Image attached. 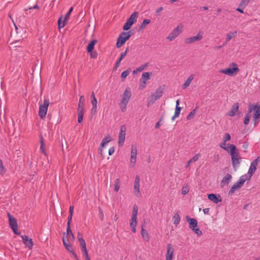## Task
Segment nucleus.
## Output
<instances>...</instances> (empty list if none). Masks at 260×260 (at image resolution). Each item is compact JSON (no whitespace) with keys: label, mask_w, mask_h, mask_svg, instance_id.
<instances>
[{"label":"nucleus","mask_w":260,"mask_h":260,"mask_svg":"<svg viewBox=\"0 0 260 260\" xmlns=\"http://www.w3.org/2000/svg\"><path fill=\"white\" fill-rule=\"evenodd\" d=\"M189 191V186L187 184H184L181 189V193L183 195H185L188 193Z\"/></svg>","instance_id":"36"},{"label":"nucleus","mask_w":260,"mask_h":260,"mask_svg":"<svg viewBox=\"0 0 260 260\" xmlns=\"http://www.w3.org/2000/svg\"><path fill=\"white\" fill-rule=\"evenodd\" d=\"M85 102V98L83 95H81L80 97L78 105V109H82L84 110V106Z\"/></svg>","instance_id":"29"},{"label":"nucleus","mask_w":260,"mask_h":260,"mask_svg":"<svg viewBox=\"0 0 260 260\" xmlns=\"http://www.w3.org/2000/svg\"><path fill=\"white\" fill-rule=\"evenodd\" d=\"M198 236H201L203 235L202 231L198 228L193 231Z\"/></svg>","instance_id":"55"},{"label":"nucleus","mask_w":260,"mask_h":260,"mask_svg":"<svg viewBox=\"0 0 260 260\" xmlns=\"http://www.w3.org/2000/svg\"><path fill=\"white\" fill-rule=\"evenodd\" d=\"M97 43V41L96 40H92L87 47V51L88 52H91L92 51L94 45Z\"/></svg>","instance_id":"34"},{"label":"nucleus","mask_w":260,"mask_h":260,"mask_svg":"<svg viewBox=\"0 0 260 260\" xmlns=\"http://www.w3.org/2000/svg\"><path fill=\"white\" fill-rule=\"evenodd\" d=\"M63 240L66 242H73L75 240V237L71 230V227H67L66 234L63 233Z\"/></svg>","instance_id":"15"},{"label":"nucleus","mask_w":260,"mask_h":260,"mask_svg":"<svg viewBox=\"0 0 260 260\" xmlns=\"http://www.w3.org/2000/svg\"><path fill=\"white\" fill-rule=\"evenodd\" d=\"M69 20L63 16L60 17L58 20V26L59 29L63 28L67 23Z\"/></svg>","instance_id":"25"},{"label":"nucleus","mask_w":260,"mask_h":260,"mask_svg":"<svg viewBox=\"0 0 260 260\" xmlns=\"http://www.w3.org/2000/svg\"><path fill=\"white\" fill-rule=\"evenodd\" d=\"M81 252L82 253L83 256L85 257V260H88L90 259L88 255L87 249L81 250Z\"/></svg>","instance_id":"45"},{"label":"nucleus","mask_w":260,"mask_h":260,"mask_svg":"<svg viewBox=\"0 0 260 260\" xmlns=\"http://www.w3.org/2000/svg\"><path fill=\"white\" fill-rule=\"evenodd\" d=\"M252 116V121L254 125L256 126L259 122L260 117V106L255 104H250L248 107V112L244 117V123L247 125Z\"/></svg>","instance_id":"1"},{"label":"nucleus","mask_w":260,"mask_h":260,"mask_svg":"<svg viewBox=\"0 0 260 260\" xmlns=\"http://www.w3.org/2000/svg\"><path fill=\"white\" fill-rule=\"evenodd\" d=\"M181 107H176L175 113H174V115L173 116V117H172V120L173 121H174L176 118L179 117L180 112H181Z\"/></svg>","instance_id":"35"},{"label":"nucleus","mask_w":260,"mask_h":260,"mask_svg":"<svg viewBox=\"0 0 260 260\" xmlns=\"http://www.w3.org/2000/svg\"><path fill=\"white\" fill-rule=\"evenodd\" d=\"M137 156V148L135 145H132L131 150L130 163L134 166Z\"/></svg>","instance_id":"18"},{"label":"nucleus","mask_w":260,"mask_h":260,"mask_svg":"<svg viewBox=\"0 0 260 260\" xmlns=\"http://www.w3.org/2000/svg\"><path fill=\"white\" fill-rule=\"evenodd\" d=\"M150 20H149V19H144L143 21V22L142 23V24H141L140 26V28L142 29H144L146 25L147 24H148L149 23H150Z\"/></svg>","instance_id":"42"},{"label":"nucleus","mask_w":260,"mask_h":260,"mask_svg":"<svg viewBox=\"0 0 260 260\" xmlns=\"http://www.w3.org/2000/svg\"><path fill=\"white\" fill-rule=\"evenodd\" d=\"M200 156V154H196L191 158H190V160L192 162H196L199 159Z\"/></svg>","instance_id":"49"},{"label":"nucleus","mask_w":260,"mask_h":260,"mask_svg":"<svg viewBox=\"0 0 260 260\" xmlns=\"http://www.w3.org/2000/svg\"><path fill=\"white\" fill-rule=\"evenodd\" d=\"M72 216H71V215H70V216L68 217V222H67V227H70L71 222L72 220Z\"/></svg>","instance_id":"57"},{"label":"nucleus","mask_w":260,"mask_h":260,"mask_svg":"<svg viewBox=\"0 0 260 260\" xmlns=\"http://www.w3.org/2000/svg\"><path fill=\"white\" fill-rule=\"evenodd\" d=\"M198 109V107H196L193 110H192L187 115L186 118L188 120H190L192 119L194 117V115L197 112V110Z\"/></svg>","instance_id":"41"},{"label":"nucleus","mask_w":260,"mask_h":260,"mask_svg":"<svg viewBox=\"0 0 260 260\" xmlns=\"http://www.w3.org/2000/svg\"><path fill=\"white\" fill-rule=\"evenodd\" d=\"M250 2V0H242L240 4V6L243 7L245 6L248 5L249 2Z\"/></svg>","instance_id":"52"},{"label":"nucleus","mask_w":260,"mask_h":260,"mask_svg":"<svg viewBox=\"0 0 260 260\" xmlns=\"http://www.w3.org/2000/svg\"><path fill=\"white\" fill-rule=\"evenodd\" d=\"M129 72L128 71H124L121 73V78L123 79H125L129 74Z\"/></svg>","instance_id":"54"},{"label":"nucleus","mask_w":260,"mask_h":260,"mask_svg":"<svg viewBox=\"0 0 260 260\" xmlns=\"http://www.w3.org/2000/svg\"><path fill=\"white\" fill-rule=\"evenodd\" d=\"M78 240L80 242V245L81 247V250L87 249L86 243L85 240L83 239L82 237H78Z\"/></svg>","instance_id":"39"},{"label":"nucleus","mask_w":260,"mask_h":260,"mask_svg":"<svg viewBox=\"0 0 260 260\" xmlns=\"http://www.w3.org/2000/svg\"><path fill=\"white\" fill-rule=\"evenodd\" d=\"M114 191L116 192H118L120 189V181L119 179H116L114 181Z\"/></svg>","instance_id":"40"},{"label":"nucleus","mask_w":260,"mask_h":260,"mask_svg":"<svg viewBox=\"0 0 260 260\" xmlns=\"http://www.w3.org/2000/svg\"><path fill=\"white\" fill-rule=\"evenodd\" d=\"M237 34V31H230L226 35V42H229L233 38L235 37Z\"/></svg>","instance_id":"33"},{"label":"nucleus","mask_w":260,"mask_h":260,"mask_svg":"<svg viewBox=\"0 0 260 260\" xmlns=\"http://www.w3.org/2000/svg\"><path fill=\"white\" fill-rule=\"evenodd\" d=\"M208 198L215 204H218L222 201V199L219 194L214 193L209 194L208 195Z\"/></svg>","instance_id":"20"},{"label":"nucleus","mask_w":260,"mask_h":260,"mask_svg":"<svg viewBox=\"0 0 260 260\" xmlns=\"http://www.w3.org/2000/svg\"><path fill=\"white\" fill-rule=\"evenodd\" d=\"M114 151H115V150H114V147L110 148L109 149V151H108L109 155H112L114 153Z\"/></svg>","instance_id":"59"},{"label":"nucleus","mask_w":260,"mask_h":260,"mask_svg":"<svg viewBox=\"0 0 260 260\" xmlns=\"http://www.w3.org/2000/svg\"><path fill=\"white\" fill-rule=\"evenodd\" d=\"M103 148H104L100 147L99 148V152L100 154V155L103 157H104Z\"/></svg>","instance_id":"63"},{"label":"nucleus","mask_w":260,"mask_h":260,"mask_svg":"<svg viewBox=\"0 0 260 260\" xmlns=\"http://www.w3.org/2000/svg\"><path fill=\"white\" fill-rule=\"evenodd\" d=\"M73 212H74V207L73 206H71L70 207V209H69L70 215H71V216H73Z\"/></svg>","instance_id":"62"},{"label":"nucleus","mask_w":260,"mask_h":260,"mask_svg":"<svg viewBox=\"0 0 260 260\" xmlns=\"http://www.w3.org/2000/svg\"><path fill=\"white\" fill-rule=\"evenodd\" d=\"M239 109V105L238 103H235L233 105L231 109L229 111L228 115L230 116H234Z\"/></svg>","instance_id":"24"},{"label":"nucleus","mask_w":260,"mask_h":260,"mask_svg":"<svg viewBox=\"0 0 260 260\" xmlns=\"http://www.w3.org/2000/svg\"><path fill=\"white\" fill-rule=\"evenodd\" d=\"M194 78V75H190L187 79L185 81L184 83L182 85V88L183 89H186L187 88L190 84L191 82L193 80Z\"/></svg>","instance_id":"26"},{"label":"nucleus","mask_w":260,"mask_h":260,"mask_svg":"<svg viewBox=\"0 0 260 260\" xmlns=\"http://www.w3.org/2000/svg\"><path fill=\"white\" fill-rule=\"evenodd\" d=\"M229 148L233 168L235 171H237V170L240 167L242 158L238 151L234 145H230Z\"/></svg>","instance_id":"2"},{"label":"nucleus","mask_w":260,"mask_h":260,"mask_svg":"<svg viewBox=\"0 0 260 260\" xmlns=\"http://www.w3.org/2000/svg\"><path fill=\"white\" fill-rule=\"evenodd\" d=\"M73 7H71L69 11L68 12V13L66 14L64 16H63L64 18H67L68 20L69 19L70 16L71 15V13L73 11Z\"/></svg>","instance_id":"53"},{"label":"nucleus","mask_w":260,"mask_h":260,"mask_svg":"<svg viewBox=\"0 0 260 260\" xmlns=\"http://www.w3.org/2000/svg\"><path fill=\"white\" fill-rule=\"evenodd\" d=\"M138 16V13L137 12H135L131 14L129 18L124 24L123 29L125 30H128L131 27L132 25L137 21Z\"/></svg>","instance_id":"10"},{"label":"nucleus","mask_w":260,"mask_h":260,"mask_svg":"<svg viewBox=\"0 0 260 260\" xmlns=\"http://www.w3.org/2000/svg\"><path fill=\"white\" fill-rule=\"evenodd\" d=\"M219 159V156L218 154H215L213 156V160L215 162H217Z\"/></svg>","instance_id":"61"},{"label":"nucleus","mask_w":260,"mask_h":260,"mask_svg":"<svg viewBox=\"0 0 260 260\" xmlns=\"http://www.w3.org/2000/svg\"><path fill=\"white\" fill-rule=\"evenodd\" d=\"M150 73L148 72H144L142 74L140 81L142 82H146L150 79Z\"/></svg>","instance_id":"32"},{"label":"nucleus","mask_w":260,"mask_h":260,"mask_svg":"<svg viewBox=\"0 0 260 260\" xmlns=\"http://www.w3.org/2000/svg\"><path fill=\"white\" fill-rule=\"evenodd\" d=\"M102 141L105 143L107 144L111 141V137L109 136H106Z\"/></svg>","instance_id":"51"},{"label":"nucleus","mask_w":260,"mask_h":260,"mask_svg":"<svg viewBox=\"0 0 260 260\" xmlns=\"http://www.w3.org/2000/svg\"><path fill=\"white\" fill-rule=\"evenodd\" d=\"M138 208V206L135 205L133 208V213H132V217H137Z\"/></svg>","instance_id":"43"},{"label":"nucleus","mask_w":260,"mask_h":260,"mask_svg":"<svg viewBox=\"0 0 260 260\" xmlns=\"http://www.w3.org/2000/svg\"><path fill=\"white\" fill-rule=\"evenodd\" d=\"M21 238L25 246L29 249H31L33 246V242L32 239L28 238V237L26 235L21 236Z\"/></svg>","instance_id":"19"},{"label":"nucleus","mask_w":260,"mask_h":260,"mask_svg":"<svg viewBox=\"0 0 260 260\" xmlns=\"http://www.w3.org/2000/svg\"><path fill=\"white\" fill-rule=\"evenodd\" d=\"M99 213L100 214L101 219V220H103L104 218V213L100 207L99 208Z\"/></svg>","instance_id":"58"},{"label":"nucleus","mask_w":260,"mask_h":260,"mask_svg":"<svg viewBox=\"0 0 260 260\" xmlns=\"http://www.w3.org/2000/svg\"><path fill=\"white\" fill-rule=\"evenodd\" d=\"M90 53V57L92 58H95L98 56V53L96 51L89 52Z\"/></svg>","instance_id":"56"},{"label":"nucleus","mask_w":260,"mask_h":260,"mask_svg":"<svg viewBox=\"0 0 260 260\" xmlns=\"http://www.w3.org/2000/svg\"><path fill=\"white\" fill-rule=\"evenodd\" d=\"M71 242H66L64 240H63V244L65 246L66 248L70 252H71L72 254L74 253L73 251V248L72 245L70 244Z\"/></svg>","instance_id":"38"},{"label":"nucleus","mask_w":260,"mask_h":260,"mask_svg":"<svg viewBox=\"0 0 260 260\" xmlns=\"http://www.w3.org/2000/svg\"><path fill=\"white\" fill-rule=\"evenodd\" d=\"M40 150H41L42 152L45 155H46V153L45 150V144L43 141V139L42 137H41V147H40Z\"/></svg>","instance_id":"44"},{"label":"nucleus","mask_w":260,"mask_h":260,"mask_svg":"<svg viewBox=\"0 0 260 260\" xmlns=\"http://www.w3.org/2000/svg\"><path fill=\"white\" fill-rule=\"evenodd\" d=\"M132 96L131 90L129 87H126L121 96V100L119 103V107L122 112L126 110L127 105Z\"/></svg>","instance_id":"3"},{"label":"nucleus","mask_w":260,"mask_h":260,"mask_svg":"<svg viewBox=\"0 0 260 260\" xmlns=\"http://www.w3.org/2000/svg\"><path fill=\"white\" fill-rule=\"evenodd\" d=\"M146 83V82H141L140 86H139V89L141 90V89H143V88H144L145 87Z\"/></svg>","instance_id":"60"},{"label":"nucleus","mask_w":260,"mask_h":260,"mask_svg":"<svg viewBox=\"0 0 260 260\" xmlns=\"http://www.w3.org/2000/svg\"><path fill=\"white\" fill-rule=\"evenodd\" d=\"M84 112V110L78 109V122L79 123H81L83 121Z\"/></svg>","instance_id":"30"},{"label":"nucleus","mask_w":260,"mask_h":260,"mask_svg":"<svg viewBox=\"0 0 260 260\" xmlns=\"http://www.w3.org/2000/svg\"><path fill=\"white\" fill-rule=\"evenodd\" d=\"M175 249L171 244L167 245V252L166 254V260H173Z\"/></svg>","instance_id":"17"},{"label":"nucleus","mask_w":260,"mask_h":260,"mask_svg":"<svg viewBox=\"0 0 260 260\" xmlns=\"http://www.w3.org/2000/svg\"><path fill=\"white\" fill-rule=\"evenodd\" d=\"M239 71L238 66L235 62L230 64L228 68L220 70V73L229 76H234L237 74Z\"/></svg>","instance_id":"5"},{"label":"nucleus","mask_w":260,"mask_h":260,"mask_svg":"<svg viewBox=\"0 0 260 260\" xmlns=\"http://www.w3.org/2000/svg\"><path fill=\"white\" fill-rule=\"evenodd\" d=\"M172 220L175 225H177L180 221V217L178 213H176L173 217Z\"/></svg>","instance_id":"31"},{"label":"nucleus","mask_w":260,"mask_h":260,"mask_svg":"<svg viewBox=\"0 0 260 260\" xmlns=\"http://www.w3.org/2000/svg\"><path fill=\"white\" fill-rule=\"evenodd\" d=\"M149 65V63L147 62L145 63L144 64H143L141 66H140L139 68L137 69V71L138 72H142L143 71L145 68H146Z\"/></svg>","instance_id":"46"},{"label":"nucleus","mask_w":260,"mask_h":260,"mask_svg":"<svg viewBox=\"0 0 260 260\" xmlns=\"http://www.w3.org/2000/svg\"><path fill=\"white\" fill-rule=\"evenodd\" d=\"M126 127L125 125H122L120 126L118 135V143L119 146H122L124 144L126 136Z\"/></svg>","instance_id":"13"},{"label":"nucleus","mask_w":260,"mask_h":260,"mask_svg":"<svg viewBox=\"0 0 260 260\" xmlns=\"http://www.w3.org/2000/svg\"><path fill=\"white\" fill-rule=\"evenodd\" d=\"M127 51H128V49H126L124 52L122 53L119 59L116 63L115 67V69H116L118 67H119L121 60L125 57V56L127 54Z\"/></svg>","instance_id":"28"},{"label":"nucleus","mask_w":260,"mask_h":260,"mask_svg":"<svg viewBox=\"0 0 260 260\" xmlns=\"http://www.w3.org/2000/svg\"><path fill=\"white\" fill-rule=\"evenodd\" d=\"M259 159L260 156L257 157L250 164L249 169L248 171V174H247V177H249V180L250 179L251 176L253 175V174L254 173L255 171L256 170L258 162L259 161Z\"/></svg>","instance_id":"12"},{"label":"nucleus","mask_w":260,"mask_h":260,"mask_svg":"<svg viewBox=\"0 0 260 260\" xmlns=\"http://www.w3.org/2000/svg\"><path fill=\"white\" fill-rule=\"evenodd\" d=\"M163 93L164 88L160 87L157 88L155 92L152 93L149 96L147 102V105L149 106L153 104L156 101L158 100L162 96Z\"/></svg>","instance_id":"6"},{"label":"nucleus","mask_w":260,"mask_h":260,"mask_svg":"<svg viewBox=\"0 0 260 260\" xmlns=\"http://www.w3.org/2000/svg\"><path fill=\"white\" fill-rule=\"evenodd\" d=\"M185 218L189 224V228L198 226V221L195 218H190L188 216H186Z\"/></svg>","instance_id":"23"},{"label":"nucleus","mask_w":260,"mask_h":260,"mask_svg":"<svg viewBox=\"0 0 260 260\" xmlns=\"http://www.w3.org/2000/svg\"><path fill=\"white\" fill-rule=\"evenodd\" d=\"M160 125H161V123H160V120L159 121H158V122H157L156 123V124L155 125V128L156 129H158L160 127Z\"/></svg>","instance_id":"64"},{"label":"nucleus","mask_w":260,"mask_h":260,"mask_svg":"<svg viewBox=\"0 0 260 260\" xmlns=\"http://www.w3.org/2000/svg\"><path fill=\"white\" fill-rule=\"evenodd\" d=\"M232 178V176L231 175L228 174H226L221 180V183L222 185L224 184H228Z\"/></svg>","instance_id":"27"},{"label":"nucleus","mask_w":260,"mask_h":260,"mask_svg":"<svg viewBox=\"0 0 260 260\" xmlns=\"http://www.w3.org/2000/svg\"><path fill=\"white\" fill-rule=\"evenodd\" d=\"M231 139V136L229 134L226 133L224 136V137L223 138V141H224V142H226L227 141H230Z\"/></svg>","instance_id":"50"},{"label":"nucleus","mask_w":260,"mask_h":260,"mask_svg":"<svg viewBox=\"0 0 260 260\" xmlns=\"http://www.w3.org/2000/svg\"><path fill=\"white\" fill-rule=\"evenodd\" d=\"M230 145V144H229L228 145V147H226V142H224V141H223V143H222L221 144H220V147L226 151H230V148H229Z\"/></svg>","instance_id":"47"},{"label":"nucleus","mask_w":260,"mask_h":260,"mask_svg":"<svg viewBox=\"0 0 260 260\" xmlns=\"http://www.w3.org/2000/svg\"><path fill=\"white\" fill-rule=\"evenodd\" d=\"M5 173V169L3 166V162L0 159V174L3 175Z\"/></svg>","instance_id":"48"},{"label":"nucleus","mask_w":260,"mask_h":260,"mask_svg":"<svg viewBox=\"0 0 260 260\" xmlns=\"http://www.w3.org/2000/svg\"><path fill=\"white\" fill-rule=\"evenodd\" d=\"M8 216L9 218V223L10 226L12 230H13V232L15 234H19L17 232L18 224L17 223L16 219L13 216H12L9 213H8Z\"/></svg>","instance_id":"14"},{"label":"nucleus","mask_w":260,"mask_h":260,"mask_svg":"<svg viewBox=\"0 0 260 260\" xmlns=\"http://www.w3.org/2000/svg\"><path fill=\"white\" fill-rule=\"evenodd\" d=\"M140 177L137 175L135 177L134 183V192L135 195L138 197L140 196Z\"/></svg>","instance_id":"16"},{"label":"nucleus","mask_w":260,"mask_h":260,"mask_svg":"<svg viewBox=\"0 0 260 260\" xmlns=\"http://www.w3.org/2000/svg\"><path fill=\"white\" fill-rule=\"evenodd\" d=\"M249 180V177H247V175L245 174L241 176L239 179L234 184L229 190V194L232 195L236 190L239 189L247 181Z\"/></svg>","instance_id":"4"},{"label":"nucleus","mask_w":260,"mask_h":260,"mask_svg":"<svg viewBox=\"0 0 260 260\" xmlns=\"http://www.w3.org/2000/svg\"><path fill=\"white\" fill-rule=\"evenodd\" d=\"M183 26L180 24L178 25L169 34L167 37V40L169 42L174 40L177 37L182 33L183 31Z\"/></svg>","instance_id":"7"},{"label":"nucleus","mask_w":260,"mask_h":260,"mask_svg":"<svg viewBox=\"0 0 260 260\" xmlns=\"http://www.w3.org/2000/svg\"><path fill=\"white\" fill-rule=\"evenodd\" d=\"M131 35L129 34V32H123L121 33L119 37L118 38L116 46L117 48H120L122 46L125 42L128 40Z\"/></svg>","instance_id":"11"},{"label":"nucleus","mask_w":260,"mask_h":260,"mask_svg":"<svg viewBox=\"0 0 260 260\" xmlns=\"http://www.w3.org/2000/svg\"><path fill=\"white\" fill-rule=\"evenodd\" d=\"M91 98L92 99L91 101V104L92 105L91 112L95 113L96 112L97 108V100L93 91L91 92Z\"/></svg>","instance_id":"21"},{"label":"nucleus","mask_w":260,"mask_h":260,"mask_svg":"<svg viewBox=\"0 0 260 260\" xmlns=\"http://www.w3.org/2000/svg\"><path fill=\"white\" fill-rule=\"evenodd\" d=\"M204 32L199 30L196 36L188 37L186 38L184 42L186 45H190L196 42H199L201 41L203 38Z\"/></svg>","instance_id":"9"},{"label":"nucleus","mask_w":260,"mask_h":260,"mask_svg":"<svg viewBox=\"0 0 260 260\" xmlns=\"http://www.w3.org/2000/svg\"><path fill=\"white\" fill-rule=\"evenodd\" d=\"M39 115L41 119H44L47 113L49 105V99H45L43 103H39Z\"/></svg>","instance_id":"8"},{"label":"nucleus","mask_w":260,"mask_h":260,"mask_svg":"<svg viewBox=\"0 0 260 260\" xmlns=\"http://www.w3.org/2000/svg\"><path fill=\"white\" fill-rule=\"evenodd\" d=\"M141 235L143 238L146 241H148L149 240V237L147 232L143 228L141 229Z\"/></svg>","instance_id":"37"},{"label":"nucleus","mask_w":260,"mask_h":260,"mask_svg":"<svg viewBox=\"0 0 260 260\" xmlns=\"http://www.w3.org/2000/svg\"><path fill=\"white\" fill-rule=\"evenodd\" d=\"M137 225V217H132L129 220V225L132 231L135 233L136 232V226Z\"/></svg>","instance_id":"22"}]
</instances>
